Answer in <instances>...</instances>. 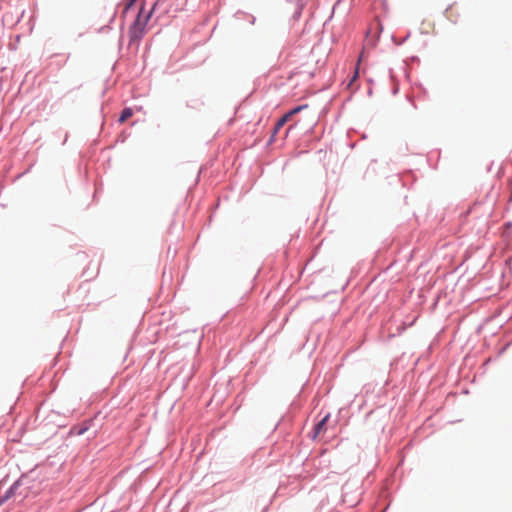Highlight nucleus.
I'll return each mask as SVG.
<instances>
[{
    "mask_svg": "<svg viewBox=\"0 0 512 512\" xmlns=\"http://www.w3.org/2000/svg\"><path fill=\"white\" fill-rule=\"evenodd\" d=\"M153 8L150 12L144 15V6L140 8L138 16L129 29L130 42H138L144 35L147 23L151 17Z\"/></svg>",
    "mask_w": 512,
    "mask_h": 512,
    "instance_id": "nucleus-1",
    "label": "nucleus"
},
{
    "mask_svg": "<svg viewBox=\"0 0 512 512\" xmlns=\"http://www.w3.org/2000/svg\"><path fill=\"white\" fill-rule=\"evenodd\" d=\"M330 414L325 415L316 425L314 428V438L319 437L320 435L324 434L327 430V422L329 420Z\"/></svg>",
    "mask_w": 512,
    "mask_h": 512,
    "instance_id": "nucleus-3",
    "label": "nucleus"
},
{
    "mask_svg": "<svg viewBox=\"0 0 512 512\" xmlns=\"http://www.w3.org/2000/svg\"><path fill=\"white\" fill-rule=\"evenodd\" d=\"M136 0H129V2L126 4L125 6V9L124 11H127L128 9H130L132 7V5L134 4Z\"/></svg>",
    "mask_w": 512,
    "mask_h": 512,
    "instance_id": "nucleus-5",
    "label": "nucleus"
},
{
    "mask_svg": "<svg viewBox=\"0 0 512 512\" xmlns=\"http://www.w3.org/2000/svg\"><path fill=\"white\" fill-rule=\"evenodd\" d=\"M305 108H307V105L298 106V107L292 109L291 111H289L288 113H286L283 117H281L275 125L274 133H277L285 125V123L291 118L292 115L297 114L298 112H300L301 110H303Z\"/></svg>",
    "mask_w": 512,
    "mask_h": 512,
    "instance_id": "nucleus-2",
    "label": "nucleus"
},
{
    "mask_svg": "<svg viewBox=\"0 0 512 512\" xmlns=\"http://www.w3.org/2000/svg\"><path fill=\"white\" fill-rule=\"evenodd\" d=\"M452 10H453V8H452V7H449V8L447 9V14H448V17H449V18L451 17Z\"/></svg>",
    "mask_w": 512,
    "mask_h": 512,
    "instance_id": "nucleus-7",
    "label": "nucleus"
},
{
    "mask_svg": "<svg viewBox=\"0 0 512 512\" xmlns=\"http://www.w3.org/2000/svg\"><path fill=\"white\" fill-rule=\"evenodd\" d=\"M357 76H358V70L356 69V71H355V73H354V76H353V78L351 79L350 84H351V83H352V82L357 78Z\"/></svg>",
    "mask_w": 512,
    "mask_h": 512,
    "instance_id": "nucleus-6",
    "label": "nucleus"
},
{
    "mask_svg": "<svg viewBox=\"0 0 512 512\" xmlns=\"http://www.w3.org/2000/svg\"><path fill=\"white\" fill-rule=\"evenodd\" d=\"M132 115H133V110L131 108H124L120 115L119 122L124 123L127 119L132 117Z\"/></svg>",
    "mask_w": 512,
    "mask_h": 512,
    "instance_id": "nucleus-4",
    "label": "nucleus"
}]
</instances>
